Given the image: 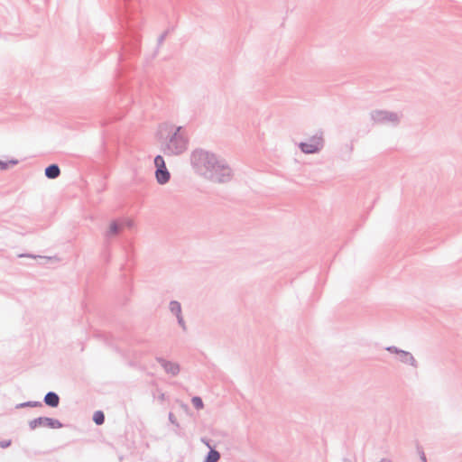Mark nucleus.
<instances>
[{
	"label": "nucleus",
	"instance_id": "f257e3e1",
	"mask_svg": "<svg viewBox=\"0 0 462 462\" xmlns=\"http://www.w3.org/2000/svg\"><path fill=\"white\" fill-rule=\"evenodd\" d=\"M190 163L198 175L215 183L229 182L234 175L226 159L203 149L192 152Z\"/></svg>",
	"mask_w": 462,
	"mask_h": 462
},
{
	"label": "nucleus",
	"instance_id": "f03ea898",
	"mask_svg": "<svg viewBox=\"0 0 462 462\" xmlns=\"http://www.w3.org/2000/svg\"><path fill=\"white\" fill-rule=\"evenodd\" d=\"M155 137L161 152L166 156H180L189 148V136L182 126L162 123L158 126Z\"/></svg>",
	"mask_w": 462,
	"mask_h": 462
},
{
	"label": "nucleus",
	"instance_id": "7ed1b4c3",
	"mask_svg": "<svg viewBox=\"0 0 462 462\" xmlns=\"http://www.w3.org/2000/svg\"><path fill=\"white\" fill-rule=\"evenodd\" d=\"M370 117L375 124L395 127L401 123L402 114L388 110H374L370 113Z\"/></svg>",
	"mask_w": 462,
	"mask_h": 462
},
{
	"label": "nucleus",
	"instance_id": "20e7f679",
	"mask_svg": "<svg viewBox=\"0 0 462 462\" xmlns=\"http://www.w3.org/2000/svg\"><path fill=\"white\" fill-rule=\"evenodd\" d=\"M324 146V134L321 131L310 136L307 141L298 143V147L304 154H317L323 150Z\"/></svg>",
	"mask_w": 462,
	"mask_h": 462
},
{
	"label": "nucleus",
	"instance_id": "39448f33",
	"mask_svg": "<svg viewBox=\"0 0 462 462\" xmlns=\"http://www.w3.org/2000/svg\"><path fill=\"white\" fill-rule=\"evenodd\" d=\"M385 350L391 354L396 355L398 361L402 365H409L413 369H417L419 367L418 361L411 352L401 349L395 346H386Z\"/></svg>",
	"mask_w": 462,
	"mask_h": 462
},
{
	"label": "nucleus",
	"instance_id": "423d86ee",
	"mask_svg": "<svg viewBox=\"0 0 462 462\" xmlns=\"http://www.w3.org/2000/svg\"><path fill=\"white\" fill-rule=\"evenodd\" d=\"M154 165H155V178L159 184L164 185L169 182L171 178V173L168 171L165 161L162 155H157L154 158Z\"/></svg>",
	"mask_w": 462,
	"mask_h": 462
},
{
	"label": "nucleus",
	"instance_id": "0eeeda50",
	"mask_svg": "<svg viewBox=\"0 0 462 462\" xmlns=\"http://www.w3.org/2000/svg\"><path fill=\"white\" fill-rule=\"evenodd\" d=\"M29 427L32 430L38 427H47L50 429H60L63 424L57 419L49 417H39L29 421Z\"/></svg>",
	"mask_w": 462,
	"mask_h": 462
},
{
	"label": "nucleus",
	"instance_id": "6e6552de",
	"mask_svg": "<svg viewBox=\"0 0 462 462\" xmlns=\"http://www.w3.org/2000/svg\"><path fill=\"white\" fill-rule=\"evenodd\" d=\"M156 361L162 366L167 374L175 376L180 373V369L179 364L168 361L162 357H156Z\"/></svg>",
	"mask_w": 462,
	"mask_h": 462
},
{
	"label": "nucleus",
	"instance_id": "1a4fd4ad",
	"mask_svg": "<svg viewBox=\"0 0 462 462\" xmlns=\"http://www.w3.org/2000/svg\"><path fill=\"white\" fill-rule=\"evenodd\" d=\"M43 402L46 405L56 408L60 404V397L54 392H48L44 396Z\"/></svg>",
	"mask_w": 462,
	"mask_h": 462
},
{
	"label": "nucleus",
	"instance_id": "9d476101",
	"mask_svg": "<svg viewBox=\"0 0 462 462\" xmlns=\"http://www.w3.org/2000/svg\"><path fill=\"white\" fill-rule=\"evenodd\" d=\"M122 230V226L119 225L116 221L111 222L109 225L108 230L106 232V238L109 239L112 236H117Z\"/></svg>",
	"mask_w": 462,
	"mask_h": 462
},
{
	"label": "nucleus",
	"instance_id": "9b49d317",
	"mask_svg": "<svg viewBox=\"0 0 462 462\" xmlns=\"http://www.w3.org/2000/svg\"><path fill=\"white\" fill-rule=\"evenodd\" d=\"M60 170L57 164H51L45 169V176L48 179L53 180L60 176Z\"/></svg>",
	"mask_w": 462,
	"mask_h": 462
},
{
	"label": "nucleus",
	"instance_id": "f8f14e48",
	"mask_svg": "<svg viewBox=\"0 0 462 462\" xmlns=\"http://www.w3.org/2000/svg\"><path fill=\"white\" fill-rule=\"evenodd\" d=\"M220 459V453L214 448H211L205 457L204 462H217Z\"/></svg>",
	"mask_w": 462,
	"mask_h": 462
},
{
	"label": "nucleus",
	"instance_id": "ddd939ff",
	"mask_svg": "<svg viewBox=\"0 0 462 462\" xmlns=\"http://www.w3.org/2000/svg\"><path fill=\"white\" fill-rule=\"evenodd\" d=\"M353 144H346L341 148V156L344 160L348 161L351 159L353 152Z\"/></svg>",
	"mask_w": 462,
	"mask_h": 462
},
{
	"label": "nucleus",
	"instance_id": "4468645a",
	"mask_svg": "<svg viewBox=\"0 0 462 462\" xmlns=\"http://www.w3.org/2000/svg\"><path fill=\"white\" fill-rule=\"evenodd\" d=\"M169 309L171 312L176 317L181 314V305L177 300H171L169 304Z\"/></svg>",
	"mask_w": 462,
	"mask_h": 462
},
{
	"label": "nucleus",
	"instance_id": "2eb2a0df",
	"mask_svg": "<svg viewBox=\"0 0 462 462\" xmlns=\"http://www.w3.org/2000/svg\"><path fill=\"white\" fill-rule=\"evenodd\" d=\"M42 403L41 402H32L29 401L26 402H22L16 405L17 409L25 408V407H42Z\"/></svg>",
	"mask_w": 462,
	"mask_h": 462
},
{
	"label": "nucleus",
	"instance_id": "dca6fc26",
	"mask_svg": "<svg viewBox=\"0 0 462 462\" xmlns=\"http://www.w3.org/2000/svg\"><path fill=\"white\" fill-rule=\"evenodd\" d=\"M93 420L97 425H102L105 422V415L101 411L94 413Z\"/></svg>",
	"mask_w": 462,
	"mask_h": 462
},
{
	"label": "nucleus",
	"instance_id": "f3484780",
	"mask_svg": "<svg viewBox=\"0 0 462 462\" xmlns=\"http://www.w3.org/2000/svg\"><path fill=\"white\" fill-rule=\"evenodd\" d=\"M17 163V160H10L8 162H4L0 160V171H5L9 168L10 165H16Z\"/></svg>",
	"mask_w": 462,
	"mask_h": 462
},
{
	"label": "nucleus",
	"instance_id": "a211bd4d",
	"mask_svg": "<svg viewBox=\"0 0 462 462\" xmlns=\"http://www.w3.org/2000/svg\"><path fill=\"white\" fill-rule=\"evenodd\" d=\"M191 402L193 404V406L197 409V410H200L203 408L204 404H203V402H202V399L199 396H195L191 399Z\"/></svg>",
	"mask_w": 462,
	"mask_h": 462
},
{
	"label": "nucleus",
	"instance_id": "6ab92c4d",
	"mask_svg": "<svg viewBox=\"0 0 462 462\" xmlns=\"http://www.w3.org/2000/svg\"><path fill=\"white\" fill-rule=\"evenodd\" d=\"M169 420L171 424L175 425L176 427H179L180 424L178 423L175 416L173 415V413L170 412L169 413Z\"/></svg>",
	"mask_w": 462,
	"mask_h": 462
},
{
	"label": "nucleus",
	"instance_id": "aec40b11",
	"mask_svg": "<svg viewBox=\"0 0 462 462\" xmlns=\"http://www.w3.org/2000/svg\"><path fill=\"white\" fill-rule=\"evenodd\" d=\"M176 318H177L179 325L185 330L186 324H185L182 315L180 314V316H177Z\"/></svg>",
	"mask_w": 462,
	"mask_h": 462
},
{
	"label": "nucleus",
	"instance_id": "412c9836",
	"mask_svg": "<svg viewBox=\"0 0 462 462\" xmlns=\"http://www.w3.org/2000/svg\"><path fill=\"white\" fill-rule=\"evenodd\" d=\"M11 445V440H2L0 441V448H6Z\"/></svg>",
	"mask_w": 462,
	"mask_h": 462
},
{
	"label": "nucleus",
	"instance_id": "4be33fe9",
	"mask_svg": "<svg viewBox=\"0 0 462 462\" xmlns=\"http://www.w3.org/2000/svg\"><path fill=\"white\" fill-rule=\"evenodd\" d=\"M166 35H167V32H163L162 34H161L158 38V45L160 46L161 44H162V42H164L165 38H166Z\"/></svg>",
	"mask_w": 462,
	"mask_h": 462
},
{
	"label": "nucleus",
	"instance_id": "5701e85b",
	"mask_svg": "<svg viewBox=\"0 0 462 462\" xmlns=\"http://www.w3.org/2000/svg\"><path fill=\"white\" fill-rule=\"evenodd\" d=\"M201 442L204 443L209 449L213 448L210 444V441L208 439L202 438Z\"/></svg>",
	"mask_w": 462,
	"mask_h": 462
},
{
	"label": "nucleus",
	"instance_id": "b1692460",
	"mask_svg": "<svg viewBox=\"0 0 462 462\" xmlns=\"http://www.w3.org/2000/svg\"><path fill=\"white\" fill-rule=\"evenodd\" d=\"M420 459L422 462H427V458L423 451L420 452Z\"/></svg>",
	"mask_w": 462,
	"mask_h": 462
},
{
	"label": "nucleus",
	"instance_id": "393cba45",
	"mask_svg": "<svg viewBox=\"0 0 462 462\" xmlns=\"http://www.w3.org/2000/svg\"><path fill=\"white\" fill-rule=\"evenodd\" d=\"M379 462H394V461H393V460H392V459H390V458L383 457V458H382Z\"/></svg>",
	"mask_w": 462,
	"mask_h": 462
},
{
	"label": "nucleus",
	"instance_id": "a878e982",
	"mask_svg": "<svg viewBox=\"0 0 462 462\" xmlns=\"http://www.w3.org/2000/svg\"><path fill=\"white\" fill-rule=\"evenodd\" d=\"M20 257H31V258H36L35 255L32 254H21Z\"/></svg>",
	"mask_w": 462,
	"mask_h": 462
},
{
	"label": "nucleus",
	"instance_id": "bb28decb",
	"mask_svg": "<svg viewBox=\"0 0 462 462\" xmlns=\"http://www.w3.org/2000/svg\"><path fill=\"white\" fill-rule=\"evenodd\" d=\"M126 225H127L128 226H132L133 223H132V221H127V222H126Z\"/></svg>",
	"mask_w": 462,
	"mask_h": 462
},
{
	"label": "nucleus",
	"instance_id": "cd10ccee",
	"mask_svg": "<svg viewBox=\"0 0 462 462\" xmlns=\"http://www.w3.org/2000/svg\"><path fill=\"white\" fill-rule=\"evenodd\" d=\"M164 396H165V395H164V393H162V394L160 395V399H161V400H164Z\"/></svg>",
	"mask_w": 462,
	"mask_h": 462
}]
</instances>
